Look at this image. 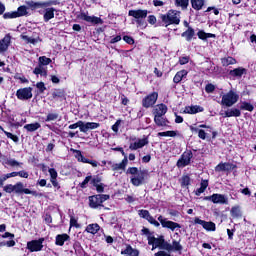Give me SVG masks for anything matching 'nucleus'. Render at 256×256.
<instances>
[{
    "label": "nucleus",
    "instance_id": "obj_53",
    "mask_svg": "<svg viewBox=\"0 0 256 256\" xmlns=\"http://www.w3.org/2000/svg\"><path fill=\"white\" fill-rule=\"evenodd\" d=\"M70 227H76V229H79L81 227L77 222V218H75V216L70 217Z\"/></svg>",
    "mask_w": 256,
    "mask_h": 256
},
{
    "label": "nucleus",
    "instance_id": "obj_26",
    "mask_svg": "<svg viewBox=\"0 0 256 256\" xmlns=\"http://www.w3.org/2000/svg\"><path fill=\"white\" fill-rule=\"evenodd\" d=\"M48 173L50 174V181L53 187H59V182H57V170H55V168H50Z\"/></svg>",
    "mask_w": 256,
    "mask_h": 256
},
{
    "label": "nucleus",
    "instance_id": "obj_55",
    "mask_svg": "<svg viewBox=\"0 0 256 256\" xmlns=\"http://www.w3.org/2000/svg\"><path fill=\"white\" fill-rule=\"evenodd\" d=\"M4 134L6 135V137H8V139H12V141H14V143H17L19 141V137L13 135L10 132L4 131Z\"/></svg>",
    "mask_w": 256,
    "mask_h": 256
},
{
    "label": "nucleus",
    "instance_id": "obj_29",
    "mask_svg": "<svg viewBox=\"0 0 256 256\" xmlns=\"http://www.w3.org/2000/svg\"><path fill=\"white\" fill-rule=\"evenodd\" d=\"M233 169V164L231 163H220L215 167V171L221 173V171H231Z\"/></svg>",
    "mask_w": 256,
    "mask_h": 256
},
{
    "label": "nucleus",
    "instance_id": "obj_7",
    "mask_svg": "<svg viewBox=\"0 0 256 256\" xmlns=\"http://www.w3.org/2000/svg\"><path fill=\"white\" fill-rule=\"evenodd\" d=\"M44 241H45V238H40L38 240L29 241V242H27V249L31 253L43 251V242Z\"/></svg>",
    "mask_w": 256,
    "mask_h": 256
},
{
    "label": "nucleus",
    "instance_id": "obj_37",
    "mask_svg": "<svg viewBox=\"0 0 256 256\" xmlns=\"http://www.w3.org/2000/svg\"><path fill=\"white\" fill-rule=\"evenodd\" d=\"M207 187H209V181L202 180L201 184H200V188H198L195 191V195H197L199 197V195H201V193H205V189H207Z\"/></svg>",
    "mask_w": 256,
    "mask_h": 256
},
{
    "label": "nucleus",
    "instance_id": "obj_20",
    "mask_svg": "<svg viewBox=\"0 0 256 256\" xmlns=\"http://www.w3.org/2000/svg\"><path fill=\"white\" fill-rule=\"evenodd\" d=\"M101 124L97 122H82V133H87V131H91L93 129H99Z\"/></svg>",
    "mask_w": 256,
    "mask_h": 256
},
{
    "label": "nucleus",
    "instance_id": "obj_14",
    "mask_svg": "<svg viewBox=\"0 0 256 256\" xmlns=\"http://www.w3.org/2000/svg\"><path fill=\"white\" fill-rule=\"evenodd\" d=\"M206 201H212V203L220 204V205H227L228 200L227 196L223 194H213L211 196H207Z\"/></svg>",
    "mask_w": 256,
    "mask_h": 256
},
{
    "label": "nucleus",
    "instance_id": "obj_35",
    "mask_svg": "<svg viewBox=\"0 0 256 256\" xmlns=\"http://www.w3.org/2000/svg\"><path fill=\"white\" fill-rule=\"evenodd\" d=\"M99 229H101V227L99 226V224L95 223V224H89L86 227V231L87 233H91L92 235H96V233H99Z\"/></svg>",
    "mask_w": 256,
    "mask_h": 256
},
{
    "label": "nucleus",
    "instance_id": "obj_57",
    "mask_svg": "<svg viewBox=\"0 0 256 256\" xmlns=\"http://www.w3.org/2000/svg\"><path fill=\"white\" fill-rule=\"evenodd\" d=\"M141 171H139V169H137V167H130L127 170V173H129L130 175H132V177H134L135 175H137L138 173H140Z\"/></svg>",
    "mask_w": 256,
    "mask_h": 256
},
{
    "label": "nucleus",
    "instance_id": "obj_5",
    "mask_svg": "<svg viewBox=\"0 0 256 256\" xmlns=\"http://www.w3.org/2000/svg\"><path fill=\"white\" fill-rule=\"evenodd\" d=\"M26 5L31 9H43V7H51L57 5V0H48L44 2L27 1Z\"/></svg>",
    "mask_w": 256,
    "mask_h": 256
},
{
    "label": "nucleus",
    "instance_id": "obj_59",
    "mask_svg": "<svg viewBox=\"0 0 256 256\" xmlns=\"http://www.w3.org/2000/svg\"><path fill=\"white\" fill-rule=\"evenodd\" d=\"M146 221L150 222L151 225H154V227H159L161 224H159V222H157V220H155V218H153V216H149Z\"/></svg>",
    "mask_w": 256,
    "mask_h": 256
},
{
    "label": "nucleus",
    "instance_id": "obj_63",
    "mask_svg": "<svg viewBox=\"0 0 256 256\" xmlns=\"http://www.w3.org/2000/svg\"><path fill=\"white\" fill-rule=\"evenodd\" d=\"M205 91H206V93H213V91H215V85H213V84L206 85Z\"/></svg>",
    "mask_w": 256,
    "mask_h": 256
},
{
    "label": "nucleus",
    "instance_id": "obj_64",
    "mask_svg": "<svg viewBox=\"0 0 256 256\" xmlns=\"http://www.w3.org/2000/svg\"><path fill=\"white\" fill-rule=\"evenodd\" d=\"M4 191L5 193H14L13 192V184H7L6 186H4Z\"/></svg>",
    "mask_w": 256,
    "mask_h": 256
},
{
    "label": "nucleus",
    "instance_id": "obj_48",
    "mask_svg": "<svg viewBox=\"0 0 256 256\" xmlns=\"http://www.w3.org/2000/svg\"><path fill=\"white\" fill-rule=\"evenodd\" d=\"M39 63V65L43 67L44 65H49L51 63V59L46 56H41L39 57Z\"/></svg>",
    "mask_w": 256,
    "mask_h": 256
},
{
    "label": "nucleus",
    "instance_id": "obj_11",
    "mask_svg": "<svg viewBox=\"0 0 256 256\" xmlns=\"http://www.w3.org/2000/svg\"><path fill=\"white\" fill-rule=\"evenodd\" d=\"M194 224L195 225H201V227H203V229H205V231H216L217 226L215 225L214 222L212 221H205V220H201L199 217H196L194 219Z\"/></svg>",
    "mask_w": 256,
    "mask_h": 256
},
{
    "label": "nucleus",
    "instance_id": "obj_44",
    "mask_svg": "<svg viewBox=\"0 0 256 256\" xmlns=\"http://www.w3.org/2000/svg\"><path fill=\"white\" fill-rule=\"evenodd\" d=\"M177 132L175 131H166V132H159L158 137H176Z\"/></svg>",
    "mask_w": 256,
    "mask_h": 256
},
{
    "label": "nucleus",
    "instance_id": "obj_62",
    "mask_svg": "<svg viewBox=\"0 0 256 256\" xmlns=\"http://www.w3.org/2000/svg\"><path fill=\"white\" fill-rule=\"evenodd\" d=\"M74 153H75V157L77 159V161H83V154H81V151L80 150H74Z\"/></svg>",
    "mask_w": 256,
    "mask_h": 256
},
{
    "label": "nucleus",
    "instance_id": "obj_51",
    "mask_svg": "<svg viewBox=\"0 0 256 256\" xmlns=\"http://www.w3.org/2000/svg\"><path fill=\"white\" fill-rule=\"evenodd\" d=\"M231 215H232V217H240L241 216V210L239 209V206L232 207Z\"/></svg>",
    "mask_w": 256,
    "mask_h": 256
},
{
    "label": "nucleus",
    "instance_id": "obj_54",
    "mask_svg": "<svg viewBox=\"0 0 256 256\" xmlns=\"http://www.w3.org/2000/svg\"><path fill=\"white\" fill-rule=\"evenodd\" d=\"M189 183H191V178H189V176H183L181 178V185H182V187L189 186Z\"/></svg>",
    "mask_w": 256,
    "mask_h": 256
},
{
    "label": "nucleus",
    "instance_id": "obj_58",
    "mask_svg": "<svg viewBox=\"0 0 256 256\" xmlns=\"http://www.w3.org/2000/svg\"><path fill=\"white\" fill-rule=\"evenodd\" d=\"M36 87L40 91V93H45V91H47V87H45V83L43 82H38L36 84Z\"/></svg>",
    "mask_w": 256,
    "mask_h": 256
},
{
    "label": "nucleus",
    "instance_id": "obj_27",
    "mask_svg": "<svg viewBox=\"0 0 256 256\" xmlns=\"http://www.w3.org/2000/svg\"><path fill=\"white\" fill-rule=\"evenodd\" d=\"M189 72H187V70H180L178 71L174 78H173V82L174 83H181V81H183V79H185V77H187Z\"/></svg>",
    "mask_w": 256,
    "mask_h": 256
},
{
    "label": "nucleus",
    "instance_id": "obj_17",
    "mask_svg": "<svg viewBox=\"0 0 256 256\" xmlns=\"http://www.w3.org/2000/svg\"><path fill=\"white\" fill-rule=\"evenodd\" d=\"M168 111L167 105L165 104H158L153 109L154 117H163Z\"/></svg>",
    "mask_w": 256,
    "mask_h": 256
},
{
    "label": "nucleus",
    "instance_id": "obj_31",
    "mask_svg": "<svg viewBox=\"0 0 256 256\" xmlns=\"http://www.w3.org/2000/svg\"><path fill=\"white\" fill-rule=\"evenodd\" d=\"M124 256H139V250L133 249L131 246H127L126 249L121 251Z\"/></svg>",
    "mask_w": 256,
    "mask_h": 256
},
{
    "label": "nucleus",
    "instance_id": "obj_24",
    "mask_svg": "<svg viewBox=\"0 0 256 256\" xmlns=\"http://www.w3.org/2000/svg\"><path fill=\"white\" fill-rule=\"evenodd\" d=\"M55 17V8H46L44 10V15H43V20L45 21V23L51 21V19H54Z\"/></svg>",
    "mask_w": 256,
    "mask_h": 256
},
{
    "label": "nucleus",
    "instance_id": "obj_42",
    "mask_svg": "<svg viewBox=\"0 0 256 256\" xmlns=\"http://www.w3.org/2000/svg\"><path fill=\"white\" fill-rule=\"evenodd\" d=\"M16 15H18V17H25V15H27V6L18 7Z\"/></svg>",
    "mask_w": 256,
    "mask_h": 256
},
{
    "label": "nucleus",
    "instance_id": "obj_23",
    "mask_svg": "<svg viewBox=\"0 0 256 256\" xmlns=\"http://www.w3.org/2000/svg\"><path fill=\"white\" fill-rule=\"evenodd\" d=\"M71 237L68 234H58L56 236L55 245L58 247H63L65 245V241H69Z\"/></svg>",
    "mask_w": 256,
    "mask_h": 256
},
{
    "label": "nucleus",
    "instance_id": "obj_19",
    "mask_svg": "<svg viewBox=\"0 0 256 256\" xmlns=\"http://www.w3.org/2000/svg\"><path fill=\"white\" fill-rule=\"evenodd\" d=\"M128 163L129 160L127 158H124L120 163L113 164L109 162L108 164L111 165L112 171H125V167H127Z\"/></svg>",
    "mask_w": 256,
    "mask_h": 256
},
{
    "label": "nucleus",
    "instance_id": "obj_15",
    "mask_svg": "<svg viewBox=\"0 0 256 256\" xmlns=\"http://www.w3.org/2000/svg\"><path fill=\"white\" fill-rule=\"evenodd\" d=\"M149 13V11L147 10H129L128 15L129 17H134V19H136V21L140 20V19H145L147 18V14Z\"/></svg>",
    "mask_w": 256,
    "mask_h": 256
},
{
    "label": "nucleus",
    "instance_id": "obj_25",
    "mask_svg": "<svg viewBox=\"0 0 256 256\" xmlns=\"http://www.w3.org/2000/svg\"><path fill=\"white\" fill-rule=\"evenodd\" d=\"M203 107L201 106H187L184 109V113H188L189 115H195V113H202Z\"/></svg>",
    "mask_w": 256,
    "mask_h": 256
},
{
    "label": "nucleus",
    "instance_id": "obj_1",
    "mask_svg": "<svg viewBox=\"0 0 256 256\" xmlns=\"http://www.w3.org/2000/svg\"><path fill=\"white\" fill-rule=\"evenodd\" d=\"M160 19L165 27H169V25H179V23H181V12L169 10L166 14H161Z\"/></svg>",
    "mask_w": 256,
    "mask_h": 256
},
{
    "label": "nucleus",
    "instance_id": "obj_4",
    "mask_svg": "<svg viewBox=\"0 0 256 256\" xmlns=\"http://www.w3.org/2000/svg\"><path fill=\"white\" fill-rule=\"evenodd\" d=\"M130 141H134L130 143L129 149L131 151H137V149H143L145 145H149V139L147 137L143 138H130Z\"/></svg>",
    "mask_w": 256,
    "mask_h": 256
},
{
    "label": "nucleus",
    "instance_id": "obj_46",
    "mask_svg": "<svg viewBox=\"0 0 256 256\" xmlns=\"http://www.w3.org/2000/svg\"><path fill=\"white\" fill-rule=\"evenodd\" d=\"M23 193L25 195H33L34 197H38L39 196V193H37V191H31V190H29V188H25L24 185L22 186V194Z\"/></svg>",
    "mask_w": 256,
    "mask_h": 256
},
{
    "label": "nucleus",
    "instance_id": "obj_21",
    "mask_svg": "<svg viewBox=\"0 0 256 256\" xmlns=\"http://www.w3.org/2000/svg\"><path fill=\"white\" fill-rule=\"evenodd\" d=\"M11 44V36L7 34L2 40H0V53H5L9 49Z\"/></svg>",
    "mask_w": 256,
    "mask_h": 256
},
{
    "label": "nucleus",
    "instance_id": "obj_52",
    "mask_svg": "<svg viewBox=\"0 0 256 256\" xmlns=\"http://www.w3.org/2000/svg\"><path fill=\"white\" fill-rule=\"evenodd\" d=\"M138 215L139 217H141L142 219H147L151 216V214L149 213L148 210H139L138 211Z\"/></svg>",
    "mask_w": 256,
    "mask_h": 256
},
{
    "label": "nucleus",
    "instance_id": "obj_16",
    "mask_svg": "<svg viewBox=\"0 0 256 256\" xmlns=\"http://www.w3.org/2000/svg\"><path fill=\"white\" fill-rule=\"evenodd\" d=\"M143 181H145V173L143 171L138 172L134 176H131V183L134 187H139V185H143Z\"/></svg>",
    "mask_w": 256,
    "mask_h": 256
},
{
    "label": "nucleus",
    "instance_id": "obj_12",
    "mask_svg": "<svg viewBox=\"0 0 256 256\" xmlns=\"http://www.w3.org/2000/svg\"><path fill=\"white\" fill-rule=\"evenodd\" d=\"M163 243H165V238L160 236L159 238H155L153 235L148 236V245H152V251L159 248L162 249Z\"/></svg>",
    "mask_w": 256,
    "mask_h": 256
},
{
    "label": "nucleus",
    "instance_id": "obj_49",
    "mask_svg": "<svg viewBox=\"0 0 256 256\" xmlns=\"http://www.w3.org/2000/svg\"><path fill=\"white\" fill-rule=\"evenodd\" d=\"M77 128H79L80 131L82 132V129H83V121L80 120V121H78V122H76V123L71 124V125L68 126V129H77Z\"/></svg>",
    "mask_w": 256,
    "mask_h": 256
},
{
    "label": "nucleus",
    "instance_id": "obj_60",
    "mask_svg": "<svg viewBox=\"0 0 256 256\" xmlns=\"http://www.w3.org/2000/svg\"><path fill=\"white\" fill-rule=\"evenodd\" d=\"M161 249H165V251H173V246H172V244H169L164 241Z\"/></svg>",
    "mask_w": 256,
    "mask_h": 256
},
{
    "label": "nucleus",
    "instance_id": "obj_43",
    "mask_svg": "<svg viewBox=\"0 0 256 256\" xmlns=\"http://www.w3.org/2000/svg\"><path fill=\"white\" fill-rule=\"evenodd\" d=\"M57 119H59V113L57 112H52V113H49L45 119L46 122H49V121H57Z\"/></svg>",
    "mask_w": 256,
    "mask_h": 256
},
{
    "label": "nucleus",
    "instance_id": "obj_3",
    "mask_svg": "<svg viewBox=\"0 0 256 256\" xmlns=\"http://www.w3.org/2000/svg\"><path fill=\"white\" fill-rule=\"evenodd\" d=\"M109 200V195L107 194H98L95 196H90L89 201H90V207L92 209H97V207H101L105 201Z\"/></svg>",
    "mask_w": 256,
    "mask_h": 256
},
{
    "label": "nucleus",
    "instance_id": "obj_50",
    "mask_svg": "<svg viewBox=\"0 0 256 256\" xmlns=\"http://www.w3.org/2000/svg\"><path fill=\"white\" fill-rule=\"evenodd\" d=\"M3 17H4V19H17L18 15H17L16 11L6 12V13H4Z\"/></svg>",
    "mask_w": 256,
    "mask_h": 256
},
{
    "label": "nucleus",
    "instance_id": "obj_45",
    "mask_svg": "<svg viewBox=\"0 0 256 256\" xmlns=\"http://www.w3.org/2000/svg\"><path fill=\"white\" fill-rule=\"evenodd\" d=\"M240 109L251 112L253 111V109H255V107L249 102H243L242 105L240 106Z\"/></svg>",
    "mask_w": 256,
    "mask_h": 256
},
{
    "label": "nucleus",
    "instance_id": "obj_33",
    "mask_svg": "<svg viewBox=\"0 0 256 256\" xmlns=\"http://www.w3.org/2000/svg\"><path fill=\"white\" fill-rule=\"evenodd\" d=\"M190 3L195 11H201V9H203V6L205 5V0H190Z\"/></svg>",
    "mask_w": 256,
    "mask_h": 256
},
{
    "label": "nucleus",
    "instance_id": "obj_6",
    "mask_svg": "<svg viewBox=\"0 0 256 256\" xmlns=\"http://www.w3.org/2000/svg\"><path fill=\"white\" fill-rule=\"evenodd\" d=\"M191 159H193V152L191 150L185 151L177 161V167L181 169L187 167V165H190Z\"/></svg>",
    "mask_w": 256,
    "mask_h": 256
},
{
    "label": "nucleus",
    "instance_id": "obj_8",
    "mask_svg": "<svg viewBox=\"0 0 256 256\" xmlns=\"http://www.w3.org/2000/svg\"><path fill=\"white\" fill-rule=\"evenodd\" d=\"M16 97L20 99V101H27L28 99H31L33 97V88L27 87L18 89Z\"/></svg>",
    "mask_w": 256,
    "mask_h": 256
},
{
    "label": "nucleus",
    "instance_id": "obj_18",
    "mask_svg": "<svg viewBox=\"0 0 256 256\" xmlns=\"http://www.w3.org/2000/svg\"><path fill=\"white\" fill-rule=\"evenodd\" d=\"M21 39H23V41H25V43H30V45H37L38 43H41V37L37 36V35H33V36H28L25 34L21 35Z\"/></svg>",
    "mask_w": 256,
    "mask_h": 256
},
{
    "label": "nucleus",
    "instance_id": "obj_38",
    "mask_svg": "<svg viewBox=\"0 0 256 256\" xmlns=\"http://www.w3.org/2000/svg\"><path fill=\"white\" fill-rule=\"evenodd\" d=\"M221 63L223 67H229V65H235L237 63V60L233 57H225L221 59Z\"/></svg>",
    "mask_w": 256,
    "mask_h": 256
},
{
    "label": "nucleus",
    "instance_id": "obj_10",
    "mask_svg": "<svg viewBox=\"0 0 256 256\" xmlns=\"http://www.w3.org/2000/svg\"><path fill=\"white\" fill-rule=\"evenodd\" d=\"M158 221L161 223L164 229H170V231H175V229H181V224L167 220L163 218V216H159Z\"/></svg>",
    "mask_w": 256,
    "mask_h": 256
},
{
    "label": "nucleus",
    "instance_id": "obj_40",
    "mask_svg": "<svg viewBox=\"0 0 256 256\" xmlns=\"http://www.w3.org/2000/svg\"><path fill=\"white\" fill-rule=\"evenodd\" d=\"M23 191V182H18L13 185V192L16 193V195H22Z\"/></svg>",
    "mask_w": 256,
    "mask_h": 256
},
{
    "label": "nucleus",
    "instance_id": "obj_2",
    "mask_svg": "<svg viewBox=\"0 0 256 256\" xmlns=\"http://www.w3.org/2000/svg\"><path fill=\"white\" fill-rule=\"evenodd\" d=\"M238 101L239 94L233 90H230L229 92L222 95L220 105H223L224 107H233V105H235V103Z\"/></svg>",
    "mask_w": 256,
    "mask_h": 256
},
{
    "label": "nucleus",
    "instance_id": "obj_39",
    "mask_svg": "<svg viewBox=\"0 0 256 256\" xmlns=\"http://www.w3.org/2000/svg\"><path fill=\"white\" fill-rule=\"evenodd\" d=\"M197 36L202 39V41H205V39H215V34L206 33L203 30L198 31Z\"/></svg>",
    "mask_w": 256,
    "mask_h": 256
},
{
    "label": "nucleus",
    "instance_id": "obj_36",
    "mask_svg": "<svg viewBox=\"0 0 256 256\" xmlns=\"http://www.w3.org/2000/svg\"><path fill=\"white\" fill-rule=\"evenodd\" d=\"M194 36L195 30L191 27H188V29L182 33V37H185L186 41H191Z\"/></svg>",
    "mask_w": 256,
    "mask_h": 256
},
{
    "label": "nucleus",
    "instance_id": "obj_22",
    "mask_svg": "<svg viewBox=\"0 0 256 256\" xmlns=\"http://www.w3.org/2000/svg\"><path fill=\"white\" fill-rule=\"evenodd\" d=\"M222 117H241V110L237 108H229L224 113H220Z\"/></svg>",
    "mask_w": 256,
    "mask_h": 256
},
{
    "label": "nucleus",
    "instance_id": "obj_34",
    "mask_svg": "<svg viewBox=\"0 0 256 256\" xmlns=\"http://www.w3.org/2000/svg\"><path fill=\"white\" fill-rule=\"evenodd\" d=\"M24 129H26V131H28L29 133H33L34 131L41 129V124L39 122H35L32 124H26L24 126Z\"/></svg>",
    "mask_w": 256,
    "mask_h": 256
},
{
    "label": "nucleus",
    "instance_id": "obj_28",
    "mask_svg": "<svg viewBox=\"0 0 256 256\" xmlns=\"http://www.w3.org/2000/svg\"><path fill=\"white\" fill-rule=\"evenodd\" d=\"M154 123H156L158 127H167L169 120L163 116H154Z\"/></svg>",
    "mask_w": 256,
    "mask_h": 256
},
{
    "label": "nucleus",
    "instance_id": "obj_32",
    "mask_svg": "<svg viewBox=\"0 0 256 256\" xmlns=\"http://www.w3.org/2000/svg\"><path fill=\"white\" fill-rule=\"evenodd\" d=\"M92 181H93L94 187H96V190L98 193H103L105 191V184L99 183V181H101V178L96 176L92 179Z\"/></svg>",
    "mask_w": 256,
    "mask_h": 256
},
{
    "label": "nucleus",
    "instance_id": "obj_61",
    "mask_svg": "<svg viewBox=\"0 0 256 256\" xmlns=\"http://www.w3.org/2000/svg\"><path fill=\"white\" fill-rule=\"evenodd\" d=\"M44 68L45 67L39 64L33 71L34 75H41Z\"/></svg>",
    "mask_w": 256,
    "mask_h": 256
},
{
    "label": "nucleus",
    "instance_id": "obj_9",
    "mask_svg": "<svg viewBox=\"0 0 256 256\" xmlns=\"http://www.w3.org/2000/svg\"><path fill=\"white\" fill-rule=\"evenodd\" d=\"M157 99H159V94L157 92H152L142 100V107H145L146 109L153 107V105L157 103Z\"/></svg>",
    "mask_w": 256,
    "mask_h": 256
},
{
    "label": "nucleus",
    "instance_id": "obj_41",
    "mask_svg": "<svg viewBox=\"0 0 256 256\" xmlns=\"http://www.w3.org/2000/svg\"><path fill=\"white\" fill-rule=\"evenodd\" d=\"M175 5L181 7V9H187L189 7V0H175Z\"/></svg>",
    "mask_w": 256,
    "mask_h": 256
},
{
    "label": "nucleus",
    "instance_id": "obj_47",
    "mask_svg": "<svg viewBox=\"0 0 256 256\" xmlns=\"http://www.w3.org/2000/svg\"><path fill=\"white\" fill-rule=\"evenodd\" d=\"M183 250V246L181 245V243H179L177 240H174L172 242V251H182Z\"/></svg>",
    "mask_w": 256,
    "mask_h": 256
},
{
    "label": "nucleus",
    "instance_id": "obj_56",
    "mask_svg": "<svg viewBox=\"0 0 256 256\" xmlns=\"http://www.w3.org/2000/svg\"><path fill=\"white\" fill-rule=\"evenodd\" d=\"M7 165H10V167H19V165H22V163L18 162L15 159H9L7 160Z\"/></svg>",
    "mask_w": 256,
    "mask_h": 256
},
{
    "label": "nucleus",
    "instance_id": "obj_30",
    "mask_svg": "<svg viewBox=\"0 0 256 256\" xmlns=\"http://www.w3.org/2000/svg\"><path fill=\"white\" fill-rule=\"evenodd\" d=\"M245 73H247V70L245 68L239 67L235 68L234 70H231L229 72V75H231V77L241 78L243 77V75H245Z\"/></svg>",
    "mask_w": 256,
    "mask_h": 256
},
{
    "label": "nucleus",
    "instance_id": "obj_13",
    "mask_svg": "<svg viewBox=\"0 0 256 256\" xmlns=\"http://www.w3.org/2000/svg\"><path fill=\"white\" fill-rule=\"evenodd\" d=\"M79 19L82 21H86L87 23H92L93 25H102L103 20L97 16H89L88 13L81 12L79 15Z\"/></svg>",
    "mask_w": 256,
    "mask_h": 256
}]
</instances>
